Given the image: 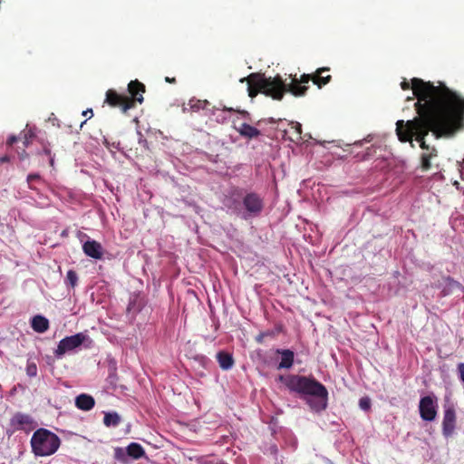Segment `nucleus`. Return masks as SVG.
Returning a JSON list of instances; mask_svg holds the SVG:
<instances>
[{"instance_id": "nucleus-1", "label": "nucleus", "mask_w": 464, "mask_h": 464, "mask_svg": "<svg viewBox=\"0 0 464 464\" xmlns=\"http://www.w3.org/2000/svg\"><path fill=\"white\" fill-rule=\"evenodd\" d=\"M414 96L417 102L414 104L418 116L413 120L396 122V134L401 142H410L414 148L413 137L424 151L430 150L433 146L427 144L425 138L431 131L436 138L453 135L462 129L464 102L455 105L441 106V102L450 98V90L440 83L435 86L430 82H424L420 78L412 80Z\"/></svg>"}, {"instance_id": "nucleus-2", "label": "nucleus", "mask_w": 464, "mask_h": 464, "mask_svg": "<svg viewBox=\"0 0 464 464\" xmlns=\"http://www.w3.org/2000/svg\"><path fill=\"white\" fill-rule=\"evenodd\" d=\"M277 380L284 383L291 392L313 398L306 400L310 409L315 412L324 411L328 406V391L324 384L313 377L290 374L279 375Z\"/></svg>"}, {"instance_id": "nucleus-3", "label": "nucleus", "mask_w": 464, "mask_h": 464, "mask_svg": "<svg viewBox=\"0 0 464 464\" xmlns=\"http://www.w3.org/2000/svg\"><path fill=\"white\" fill-rule=\"evenodd\" d=\"M247 82V92L251 98H255L259 92L274 100L281 101L285 93L284 80L277 74L275 77H265L259 73H251L241 79V82Z\"/></svg>"}, {"instance_id": "nucleus-4", "label": "nucleus", "mask_w": 464, "mask_h": 464, "mask_svg": "<svg viewBox=\"0 0 464 464\" xmlns=\"http://www.w3.org/2000/svg\"><path fill=\"white\" fill-rule=\"evenodd\" d=\"M130 96L120 94L115 90L110 89L106 92L105 102L111 107H118L123 112L136 107L137 103L143 102L145 85L138 80L130 81L128 84Z\"/></svg>"}, {"instance_id": "nucleus-5", "label": "nucleus", "mask_w": 464, "mask_h": 464, "mask_svg": "<svg viewBox=\"0 0 464 464\" xmlns=\"http://www.w3.org/2000/svg\"><path fill=\"white\" fill-rule=\"evenodd\" d=\"M31 446L35 455L49 456L58 449V437L45 429H39L32 436Z\"/></svg>"}, {"instance_id": "nucleus-6", "label": "nucleus", "mask_w": 464, "mask_h": 464, "mask_svg": "<svg viewBox=\"0 0 464 464\" xmlns=\"http://www.w3.org/2000/svg\"><path fill=\"white\" fill-rule=\"evenodd\" d=\"M314 74H306L304 73L301 75L300 79L296 78V75L290 74L291 82L285 83L284 82V85L285 87V92H290L295 97H301L305 95L308 90V82L313 81Z\"/></svg>"}, {"instance_id": "nucleus-7", "label": "nucleus", "mask_w": 464, "mask_h": 464, "mask_svg": "<svg viewBox=\"0 0 464 464\" xmlns=\"http://www.w3.org/2000/svg\"><path fill=\"white\" fill-rule=\"evenodd\" d=\"M457 415L453 403L447 402L444 404V413L442 420V434L444 437H450L456 428Z\"/></svg>"}, {"instance_id": "nucleus-8", "label": "nucleus", "mask_w": 464, "mask_h": 464, "mask_svg": "<svg viewBox=\"0 0 464 464\" xmlns=\"http://www.w3.org/2000/svg\"><path fill=\"white\" fill-rule=\"evenodd\" d=\"M419 410L423 420H434L437 416L436 398L430 395L422 397L420 401Z\"/></svg>"}, {"instance_id": "nucleus-9", "label": "nucleus", "mask_w": 464, "mask_h": 464, "mask_svg": "<svg viewBox=\"0 0 464 464\" xmlns=\"http://www.w3.org/2000/svg\"><path fill=\"white\" fill-rule=\"evenodd\" d=\"M243 205L249 215L258 216L264 208L263 199L256 193H247L243 198Z\"/></svg>"}, {"instance_id": "nucleus-10", "label": "nucleus", "mask_w": 464, "mask_h": 464, "mask_svg": "<svg viewBox=\"0 0 464 464\" xmlns=\"http://www.w3.org/2000/svg\"><path fill=\"white\" fill-rule=\"evenodd\" d=\"M11 425L18 430H32L37 426V423L30 415L18 412L11 419Z\"/></svg>"}, {"instance_id": "nucleus-11", "label": "nucleus", "mask_w": 464, "mask_h": 464, "mask_svg": "<svg viewBox=\"0 0 464 464\" xmlns=\"http://www.w3.org/2000/svg\"><path fill=\"white\" fill-rule=\"evenodd\" d=\"M84 339V334H76L60 340V355L79 347L83 343Z\"/></svg>"}, {"instance_id": "nucleus-12", "label": "nucleus", "mask_w": 464, "mask_h": 464, "mask_svg": "<svg viewBox=\"0 0 464 464\" xmlns=\"http://www.w3.org/2000/svg\"><path fill=\"white\" fill-rule=\"evenodd\" d=\"M83 252L86 256L94 259H101L103 255L102 245L95 240H87L82 246Z\"/></svg>"}, {"instance_id": "nucleus-13", "label": "nucleus", "mask_w": 464, "mask_h": 464, "mask_svg": "<svg viewBox=\"0 0 464 464\" xmlns=\"http://www.w3.org/2000/svg\"><path fill=\"white\" fill-rule=\"evenodd\" d=\"M276 353L281 355V361L277 365V369H290L295 361V353L289 349H277Z\"/></svg>"}, {"instance_id": "nucleus-14", "label": "nucleus", "mask_w": 464, "mask_h": 464, "mask_svg": "<svg viewBox=\"0 0 464 464\" xmlns=\"http://www.w3.org/2000/svg\"><path fill=\"white\" fill-rule=\"evenodd\" d=\"M95 405V400L92 396L82 393L75 398V406L82 411H91Z\"/></svg>"}, {"instance_id": "nucleus-15", "label": "nucleus", "mask_w": 464, "mask_h": 464, "mask_svg": "<svg viewBox=\"0 0 464 464\" xmlns=\"http://www.w3.org/2000/svg\"><path fill=\"white\" fill-rule=\"evenodd\" d=\"M30 324L32 329L39 334L45 333L49 328L48 319L41 314H37L32 317Z\"/></svg>"}, {"instance_id": "nucleus-16", "label": "nucleus", "mask_w": 464, "mask_h": 464, "mask_svg": "<svg viewBox=\"0 0 464 464\" xmlns=\"http://www.w3.org/2000/svg\"><path fill=\"white\" fill-rule=\"evenodd\" d=\"M438 157V150L432 147L430 150L424 151L420 154V168L423 171H428L431 169V160Z\"/></svg>"}, {"instance_id": "nucleus-17", "label": "nucleus", "mask_w": 464, "mask_h": 464, "mask_svg": "<svg viewBox=\"0 0 464 464\" xmlns=\"http://www.w3.org/2000/svg\"><path fill=\"white\" fill-rule=\"evenodd\" d=\"M237 131L244 138L254 139L260 136L261 131L246 122L241 123L238 127H235Z\"/></svg>"}, {"instance_id": "nucleus-18", "label": "nucleus", "mask_w": 464, "mask_h": 464, "mask_svg": "<svg viewBox=\"0 0 464 464\" xmlns=\"http://www.w3.org/2000/svg\"><path fill=\"white\" fill-rule=\"evenodd\" d=\"M330 69L328 67H322L315 71L313 76V82L317 85L319 88L326 85L332 79L331 75L324 76L323 73L328 72Z\"/></svg>"}, {"instance_id": "nucleus-19", "label": "nucleus", "mask_w": 464, "mask_h": 464, "mask_svg": "<svg viewBox=\"0 0 464 464\" xmlns=\"http://www.w3.org/2000/svg\"><path fill=\"white\" fill-rule=\"evenodd\" d=\"M459 290H463V286L461 285V284L450 277H447L446 285L443 287L441 294L443 296H446Z\"/></svg>"}, {"instance_id": "nucleus-20", "label": "nucleus", "mask_w": 464, "mask_h": 464, "mask_svg": "<svg viewBox=\"0 0 464 464\" xmlns=\"http://www.w3.org/2000/svg\"><path fill=\"white\" fill-rule=\"evenodd\" d=\"M217 359L219 363V366L223 370H229L230 368H232L234 364V359L232 355L226 352L218 353Z\"/></svg>"}, {"instance_id": "nucleus-21", "label": "nucleus", "mask_w": 464, "mask_h": 464, "mask_svg": "<svg viewBox=\"0 0 464 464\" xmlns=\"http://www.w3.org/2000/svg\"><path fill=\"white\" fill-rule=\"evenodd\" d=\"M126 453L128 456L133 458L134 459H139L145 455V450L140 444L137 442H131L126 448Z\"/></svg>"}, {"instance_id": "nucleus-22", "label": "nucleus", "mask_w": 464, "mask_h": 464, "mask_svg": "<svg viewBox=\"0 0 464 464\" xmlns=\"http://www.w3.org/2000/svg\"><path fill=\"white\" fill-rule=\"evenodd\" d=\"M121 422V417L117 412H107L103 418V423L106 427H116Z\"/></svg>"}, {"instance_id": "nucleus-23", "label": "nucleus", "mask_w": 464, "mask_h": 464, "mask_svg": "<svg viewBox=\"0 0 464 464\" xmlns=\"http://www.w3.org/2000/svg\"><path fill=\"white\" fill-rule=\"evenodd\" d=\"M188 105L193 111H198L199 110H205L209 102L207 100L191 99Z\"/></svg>"}, {"instance_id": "nucleus-24", "label": "nucleus", "mask_w": 464, "mask_h": 464, "mask_svg": "<svg viewBox=\"0 0 464 464\" xmlns=\"http://www.w3.org/2000/svg\"><path fill=\"white\" fill-rule=\"evenodd\" d=\"M64 282L67 286L74 288L78 282V276H77L76 272L73 270H69L67 272Z\"/></svg>"}, {"instance_id": "nucleus-25", "label": "nucleus", "mask_w": 464, "mask_h": 464, "mask_svg": "<svg viewBox=\"0 0 464 464\" xmlns=\"http://www.w3.org/2000/svg\"><path fill=\"white\" fill-rule=\"evenodd\" d=\"M289 125H290L291 129L294 130L295 139L300 140L301 134H302V125L297 121H290Z\"/></svg>"}, {"instance_id": "nucleus-26", "label": "nucleus", "mask_w": 464, "mask_h": 464, "mask_svg": "<svg viewBox=\"0 0 464 464\" xmlns=\"http://www.w3.org/2000/svg\"><path fill=\"white\" fill-rule=\"evenodd\" d=\"M38 181H40L39 175H37V174H30V175H28V177H27V184H28L30 188L35 189L36 188L34 187V182H38Z\"/></svg>"}, {"instance_id": "nucleus-27", "label": "nucleus", "mask_w": 464, "mask_h": 464, "mask_svg": "<svg viewBox=\"0 0 464 464\" xmlns=\"http://www.w3.org/2000/svg\"><path fill=\"white\" fill-rule=\"evenodd\" d=\"M26 373L29 377H35L37 375L36 364L34 362L28 363L26 366Z\"/></svg>"}, {"instance_id": "nucleus-28", "label": "nucleus", "mask_w": 464, "mask_h": 464, "mask_svg": "<svg viewBox=\"0 0 464 464\" xmlns=\"http://www.w3.org/2000/svg\"><path fill=\"white\" fill-rule=\"evenodd\" d=\"M359 405L362 410L368 411L371 408V401L368 397H362L359 401Z\"/></svg>"}, {"instance_id": "nucleus-29", "label": "nucleus", "mask_w": 464, "mask_h": 464, "mask_svg": "<svg viewBox=\"0 0 464 464\" xmlns=\"http://www.w3.org/2000/svg\"><path fill=\"white\" fill-rule=\"evenodd\" d=\"M115 458L119 460H121L123 461L124 460V458H125V453L124 451L122 450V449L121 448H117L115 450Z\"/></svg>"}, {"instance_id": "nucleus-30", "label": "nucleus", "mask_w": 464, "mask_h": 464, "mask_svg": "<svg viewBox=\"0 0 464 464\" xmlns=\"http://www.w3.org/2000/svg\"><path fill=\"white\" fill-rule=\"evenodd\" d=\"M414 78L411 79V81L413 80ZM401 87L402 90L406 91V90H409L410 88L412 89V92H414L413 91V84L412 82L410 84L406 80H403L401 82Z\"/></svg>"}, {"instance_id": "nucleus-31", "label": "nucleus", "mask_w": 464, "mask_h": 464, "mask_svg": "<svg viewBox=\"0 0 464 464\" xmlns=\"http://www.w3.org/2000/svg\"><path fill=\"white\" fill-rule=\"evenodd\" d=\"M458 372L459 375V379L464 382V362L459 363Z\"/></svg>"}, {"instance_id": "nucleus-32", "label": "nucleus", "mask_w": 464, "mask_h": 464, "mask_svg": "<svg viewBox=\"0 0 464 464\" xmlns=\"http://www.w3.org/2000/svg\"><path fill=\"white\" fill-rule=\"evenodd\" d=\"M265 334L262 332L260 333L256 337V341L259 343H263L264 341V338H265Z\"/></svg>"}, {"instance_id": "nucleus-33", "label": "nucleus", "mask_w": 464, "mask_h": 464, "mask_svg": "<svg viewBox=\"0 0 464 464\" xmlns=\"http://www.w3.org/2000/svg\"><path fill=\"white\" fill-rule=\"evenodd\" d=\"M82 115L83 116H88L89 115V119L92 118V115H93L92 110V109H87L86 111H82Z\"/></svg>"}, {"instance_id": "nucleus-34", "label": "nucleus", "mask_w": 464, "mask_h": 464, "mask_svg": "<svg viewBox=\"0 0 464 464\" xmlns=\"http://www.w3.org/2000/svg\"><path fill=\"white\" fill-rule=\"evenodd\" d=\"M265 334V336L266 337H275L276 336V332L275 331H266V332H263Z\"/></svg>"}, {"instance_id": "nucleus-35", "label": "nucleus", "mask_w": 464, "mask_h": 464, "mask_svg": "<svg viewBox=\"0 0 464 464\" xmlns=\"http://www.w3.org/2000/svg\"><path fill=\"white\" fill-rule=\"evenodd\" d=\"M15 141H16V137H15V136H10V137L8 138V140H7L8 144H13V143H14Z\"/></svg>"}, {"instance_id": "nucleus-36", "label": "nucleus", "mask_w": 464, "mask_h": 464, "mask_svg": "<svg viewBox=\"0 0 464 464\" xmlns=\"http://www.w3.org/2000/svg\"><path fill=\"white\" fill-rule=\"evenodd\" d=\"M165 81L167 82H169V83H175L176 82V79L174 77L170 78V77H166L165 78Z\"/></svg>"}, {"instance_id": "nucleus-37", "label": "nucleus", "mask_w": 464, "mask_h": 464, "mask_svg": "<svg viewBox=\"0 0 464 464\" xmlns=\"http://www.w3.org/2000/svg\"><path fill=\"white\" fill-rule=\"evenodd\" d=\"M282 121L281 119L276 120L275 118H269V119L267 120V122H268V123H276V122H277V121Z\"/></svg>"}, {"instance_id": "nucleus-38", "label": "nucleus", "mask_w": 464, "mask_h": 464, "mask_svg": "<svg viewBox=\"0 0 464 464\" xmlns=\"http://www.w3.org/2000/svg\"><path fill=\"white\" fill-rule=\"evenodd\" d=\"M8 160V158L7 157H4V158H1L0 159V161L1 162H5V161H7Z\"/></svg>"}, {"instance_id": "nucleus-39", "label": "nucleus", "mask_w": 464, "mask_h": 464, "mask_svg": "<svg viewBox=\"0 0 464 464\" xmlns=\"http://www.w3.org/2000/svg\"><path fill=\"white\" fill-rule=\"evenodd\" d=\"M50 163H51V165H52V166H53V164H54V159H53V157H52V158H50Z\"/></svg>"}, {"instance_id": "nucleus-40", "label": "nucleus", "mask_w": 464, "mask_h": 464, "mask_svg": "<svg viewBox=\"0 0 464 464\" xmlns=\"http://www.w3.org/2000/svg\"><path fill=\"white\" fill-rule=\"evenodd\" d=\"M281 331V326L276 327V333H279Z\"/></svg>"}, {"instance_id": "nucleus-41", "label": "nucleus", "mask_w": 464, "mask_h": 464, "mask_svg": "<svg viewBox=\"0 0 464 464\" xmlns=\"http://www.w3.org/2000/svg\"><path fill=\"white\" fill-rule=\"evenodd\" d=\"M224 111H232V109L231 108H228V109L227 108H224Z\"/></svg>"}, {"instance_id": "nucleus-42", "label": "nucleus", "mask_w": 464, "mask_h": 464, "mask_svg": "<svg viewBox=\"0 0 464 464\" xmlns=\"http://www.w3.org/2000/svg\"><path fill=\"white\" fill-rule=\"evenodd\" d=\"M86 122V121H83L81 122L80 126L82 127V125Z\"/></svg>"}, {"instance_id": "nucleus-43", "label": "nucleus", "mask_w": 464, "mask_h": 464, "mask_svg": "<svg viewBox=\"0 0 464 464\" xmlns=\"http://www.w3.org/2000/svg\"><path fill=\"white\" fill-rule=\"evenodd\" d=\"M42 205V207H44V206H47V204L45 203H40Z\"/></svg>"}]
</instances>
